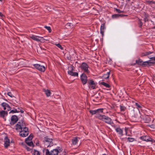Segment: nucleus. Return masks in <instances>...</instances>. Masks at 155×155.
I'll return each mask as SVG.
<instances>
[{"label": "nucleus", "mask_w": 155, "mask_h": 155, "mask_svg": "<svg viewBox=\"0 0 155 155\" xmlns=\"http://www.w3.org/2000/svg\"><path fill=\"white\" fill-rule=\"evenodd\" d=\"M100 84L104 85L107 88H109L110 87V86L109 84L104 82L102 81L100 83Z\"/></svg>", "instance_id": "obj_22"}, {"label": "nucleus", "mask_w": 155, "mask_h": 155, "mask_svg": "<svg viewBox=\"0 0 155 155\" xmlns=\"http://www.w3.org/2000/svg\"><path fill=\"white\" fill-rule=\"evenodd\" d=\"M2 0H0V1H2Z\"/></svg>", "instance_id": "obj_55"}, {"label": "nucleus", "mask_w": 155, "mask_h": 155, "mask_svg": "<svg viewBox=\"0 0 155 155\" xmlns=\"http://www.w3.org/2000/svg\"><path fill=\"white\" fill-rule=\"evenodd\" d=\"M43 90L47 97H49L50 95L51 92L50 90L48 89L46 90L45 89H43Z\"/></svg>", "instance_id": "obj_21"}, {"label": "nucleus", "mask_w": 155, "mask_h": 155, "mask_svg": "<svg viewBox=\"0 0 155 155\" xmlns=\"http://www.w3.org/2000/svg\"><path fill=\"white\" fill-rule=\"evenodd\" d=\"M0 16H1V18H3V17H4V15L1 12H0Z\"/></svg>", "instance_id": "obj_45"}, {"label": "nucleus", "mask_w": 155, "mask_h": 155, "mask_svg": "<svg viewBox=\"0 0 155 155\" xmlns=\"http://www.w3.org/2000/svg\"><path fill=\"white\" fill-rule=\"evenodd\" d=\"M30 37L34 40L37 41H40L42 43L44 42L45 40H46V39L42 37L35 35H31L30 36Z\"/></svg>", "instance_id": "obj_6"}, {"label": "nucleus", "mask_w": 155, "mask_h": 155, "mask_svg": "<svg viewBox=\"0 0 155 155\" xmlns=\"http://www.w3.org/2000/svg\"><path fill=\"white\" fill-rule=\"evenodd\" d=\"M7 109L8 111L10 110L11 109V107H10L8 105V106L7 107Z\"/></svg>", "instance_id": "obj_43"}, {"label": "nucleus", "mask_w": 155, "mask_h": 155, "mask_svg": "<svg viewBox=\"0 0 155 155\" xmlns=\"http://www.w3.org/2000/svg\"><path fill=\"white\" fill-rule=\"evenodd\" d=\"M15 129L19 132V135L21 137H26L28 134V129L25 127V123L23 121L18 122L15 125Z\"/></svg>", "instance_id": "obj_1"}, {"label": "nucleus", "mask_w": 155, "mask_h": 155, "mask_svg": "<svg viewBox=\"0 0 155 155\" xmlns=\"http://www.w3.org/2000/svg\"><path fill=\"white\" fill-rule=\"evenodd\" d=\"M78 138L75 137L72 140V144L74 145H76L78 142Z\"/></svg>", "instance_id": "obj_20"}, {"label": "nucleus", "mask_w": 155, "mask_h": 155, "mask_svg": "<svg viewBox=\"0 0 155 155\" xmlns=\"http://www.w3.org/2000/svg\"><path fill=\"white\" fill-rule=\"evenodd\" d=\"M68 73L70 75H71L72 76H78V74L77 72H73L72 71H68Z\"/></svg>", "instance_id": "obj_18"}, {"label": "nucleus", "mask_w": 155, "mask_h": 155, "mask_svg": "<svg viewBox=\"0 0 155 155\" xmlns=\"http://www.w3.org/2000/svg\"><path fill=\"white\" fill-rule=\"evenodd\" d=\"M110 74V72H108L107 74H104L103 76L104 78L105 79H107L109 78Z\"/></svg>", "instance_id": "obj_24"}, {"label": "nucleus", "mask_w": 155, "mask_h": 155, "mask_svg": "<svg viewBox=\"0 0 155 155\" xmlns=\"http://www.w3.org/2000/svg\"><path fill=\"white\" fill-rule=\"evenodd\" d=\"M127 15H123L122 14H115L112 15V17L113 18H116L119 17H123L124 16H127Z\"/></svg>", "instance_id": "obj_17"}, {"label": "nucleus", "mask_w": 155, "mask_h": 155, "mask_svg": "<svg viewBox=\"0 0 155 155\" xmlns=\"http://www.w3.org/2000/svg\"><path fill=\"white\" fill-rule=\"evenodd\" d=\"M1 105L3 107L4 110H6L7 109V107L8 106V104L5 102L2 103L1 104Z\"/></svg>", "instance_id": "obj_23"}, {"label": "nucleus", "mask_w": 155, "mask_h": 155, "mask_svg": "<svg viewBox=\"0 0 155 155\" xmlns=\"http://www.w3.org/2000/svg\"><path fill=\"white\" fill-rule=\"evenodd\" d=\"M47 150H48L49 152L50 155H58L59 153L61 152L62 151L61 148L59 147H57L56 149H53L50 152L48 149H47L46 150V152H47Z\"/></svg>", "instance_id": "obj_5"}, {"label": "nucleus", "mask_w": 155, "mask_h": 155, "mask_svg": "<svg viewBox=\"0 0 155 155\" xmlns=\"http://www.w3.org/2000/svg\"><path fill=\"white\" fill-rule=\"evenodd\" d=\"M8 114V112L7 111L2 110L0 111V117H4L5 116L7 115Z\"/></svg>", "instance_id": "obj_16"}, {"label": "nucleus", "mask_w": 155, "mask_h": 155, "mask_svg": "<svg viewBox=\"0 0 155 155\" xmlns=\"http://www.w3.org/2000/svg\"><path fill=\"white\" fill-rule=\"evenodd\" d=\"M17 117L15 115H13L11 117V121L10 124L13 125L15 124L18 120Z\"/></svg>", "instance_id": "obj_11"}, {"label": "nucleus", "mask_w": 155, "mask_h": 155, "mask_svg": "<svg viewBox=\"0 0 155 155\" xmlns=\"http://www.w3.org/2000/svg\"><path fill=\"white\" fill-rule=\"evenodd\" d=\"M146 2L149 4H152L153 3H154V2L152 1H147Z\"/></svg>", "instance_id": "obj_37"}, {"label": "nucleus", "mask_w": 155, "mask_h": 155, "mask_svg": "<svg viewBox=\"0 0 155 155\" xmlns=\"http://www.w3.org/2000/svg\"><path fill=\"white\" fill-rule=\"evenodd\" d=\"M104 109L103 108H100L96 110L97 111V113H102L103 111V110Z\"/></svg>", "instance_id": "obj_30"}, {"label": "nucleus", "mask_w": 155, "mask_h": 155, "mask_svg": "<svg viewBox=\"0 0 155 155\" xmlns=\"http://www.w3.org/2000/svg\"><path fill=\"white\" fill-rule=\"evenodd\" d=\"M30 141L29 140H28V141H26V139L25 140V142H26V143L27 144L28 143L27 142H29Z\"/></svg>", "instance_id": "obj_49"}, {"label": "nucleus", "mask_w": 155, "mask_h": 155, "mask_svg": "<svg viewBox=\"0 0 155 155\" xmlns=\"http://www.w3.org/2000/svg\"><path fill=\"white\" fill-rule=\"evenodd\" d=\"M125 131H126V133L127 134V130L126 129H125Z\"/></svg>", "instance_id": "obj_51"}, {"label": "nucleus", "mask_w": 155, "mask_h": 155, "mask_svg": "<svg viewBox=\"0 0 155 155\" xmlns=\"http://www.w3.org/2000/svg\"><path fill=\"white\" fill-rule=\"evenodd\" d=\"M154 77L155 78V74H154Z\"/></svg>", "instance_id": "obj_54"}, {"label": "nucleus", "mask_w": 155, "mask_h": 155, "mask_svg": "<svg viewBox=\"0 0 155 155\" xmlns=\"http://www.w3.org/2000/svg\"><path fill=\"white\" fill-rule=\"evenodd\" d=\"M115 10H118V9H117L116 8V9H115Z\"/></svg>", "instance_id": "obj_53"}, {"label": "nucleus", "mask_w": 155, "mask_h": 155, "mask_svg": "<svg viewBox=\"0 0 155 155\" xmlns=\"http://www.w3.org/2000/svg\"><path fill=\"white\" fill-rule=\"evenodd\" d=\"M140 138L142 140L147 142L152 141L153 140L151 138L148 136H143L141 137Z\"/></svg>", "instance_id": "obj_10"}, {"label": "nucleus", "mask_w": 155, "mask_h": 155, "mask_svg": "<svg viewBox=\"0 0 155 155\" xmlns=\"http://www.w3.org/2000/svg\"><path fill=\"white\" fill-rule=\"evenodd\" d=\"M80 68L84 72L87 74L89 72V71L88 69L89 66L86 63L84 62L82 63L80 66Z\"/></svg>", "instance_id": "obj_7"}, {"label": "nucleus", "mask_w": 155, "mask_h": 155, "mask_svg": "<svg viewBox=\"0 0 155 155\" xmlns=\"http://www.w3.org/2000/svg\"><path fill=\"white\" fill-rule=\"evenodd\" d=\"M7 95L9 96L10 97H14V95L12 94L11 92H8L7 94Z\"/></svg>", "instance_id": "obj_34"}, {"label": "nucleus", "mask_w": 155, "mask_h": 155, "mask_svg": "<svg viewBox=\"0 0 155 155\" xmlns=\"http://www.w3.org/2000/svg\"><path fill=\"white\" fill-rule=\"evenodd\" d=\"M107 155V154H103V155Z\"/></svg>", "instance_id": "obj_52"}, {"label": "nucleus", "mask_w": 155, "mask_h": 155, "mask_svg": "<svg viewBox=\"0 0 155 155\" xmlns=\"http://www.w3.org/2000/svg\"><path fill=\"white\" fill-rule=\"evenodd\" d=\"M148 58L150 59V60L143 62L141 59H139L138 60H136V63L139 65L143 66H146L148 65H150V64L155 63V57H151L150 56L148 57Z\"/></svg>", "instance_id": "obj_2"}, {"label": "nucleus", "mask_w": 155, "mask_h": 155, "mask_svg": "<svg viewBox=\"0 0 155 155\" xmlns=\"http://www.w3.org/2000/svg\"><path fill=\"white\" fill-rule=\"evenodd\" d=\"M138 23L140 27H141L143 25V23L140 19H139Z\"/></svg>", "instance_id": "obj_32"}, {"label": "nucleus", "mask_w": 155, "mask_h": 155, "mask_svg": "<svg viewBox=\"0 0 155 155\" xmlns=\"http://www.w3.org/2000/svg\"><path fill=\"white\" fill-rule=\"evenodd\" d=\"M120 108L121 111H124L126 109V108L124 106L121 105L120 106Z\"/></svg>", "instance_id": "obj_29"}, {"label": "nucleus", "mask_w": 155, "mask_h": 155, "mask_svg": "<svg viewBox=\"0 0 155 155\" xmlns=\"http://www.w3.org/2000/svg\"><path fill=\"white\" fill-rule=\"evenodd\" d=\"M105 29V24L104 23L102 24L101 25V33L102 35L103 36L104 35V30Z\"/></svg>", "instance_id": "obj_14"}, {"label": "nucleus", "mask_w": 155, "mask_h": 155, "mask_svg": "<svg viewBox=\"0 0 155 155\" xmlns=\"http://www.w3.org/2000/svg\"><path fill=\"white\" fill-rule=\"evenodd\" d=\"M25 148H26V150H27L28 151H30V150H31V149H30V148H29V147H27V146H25Z\"/></svg>", "instance_id": "obj_44"}, {"label": "nucleus", "mask_w": 155, "mask_h": 155, "mask_svg": "<svg viewBox=\"0 0 155 155\" xmlns=\"http://www.w3.org/2000/svg\"><path fill=\"white\" fill-rule=\"evenodd\" d=\"M47 152H46V155H50L49 152H48V150H47Z\"/></svg>", "instance_id": "obj_47"}, {"label": "nucleus", "mask_w": 155, "mask_h": 155, "mask_svg": "<svg viewBox=\"0 0 155 155\" xmlns=\"http://www.w3.org/2000/svg\"><path fill=\"white\" fill-rule=\"evenodd\" d=\"M16 112H19V110H17V109H15L14 110H11L9 112V113H14Z\"/></svg>", "instance_id": "obj_28"}, {"label": "nucleus", "mask_w": 155, "mask_h": 155, "mask_svg": "<svg viewBox=\"0 0 155 155\" xmlns=\"http://www.w3.org/2000/svg\"><path fill=\"white\" fill-rule=\"evenodd\" d=\"M148 126L152 128L155 129V126L154 124L151 125H148Z\"/></svg>", "instance_id": "obj_40"}, {"label": "nucleus", "mask_w": 155, "mask_h": 155, "mask_svg": "<svg viewBox=\"0 0 155 155\" xmlns=\"http://www.w3.org/2000/svg\"><path fill=\"white\" fill-rule=\"evenodd\" d=\"M135 105L136 106L137 108H141L142 107L141 106V105L140 104H138V103H135Z\"/></svg>", "instance_id": "obj_36"}, {"label": "nucleus", "mask_w": 155, "mask_h": 155, "mask_svg": "<svg viewBox=\"0 0 155 155\" xmlns=\"http://www.w3.org/2000/svg\"><path fill=\"white\" fill-rule=\"evenodd\" d=\"M117 11V12L118 13H124V12L123 10H116Z\"/></svg>", "instance_id": "obj_41"}, {"label": "nucleus", "mask_w": 155, "mask_h": 155, "mask_svg": "<svg viewBox=\"0 0 155 155\" xmlns=\"http://www.w3.org/2000/svg\"><path fill=\"white\" fill-rule=\"evenodd\" d=\"M96 117L107 124H111L112 123L111 119L104 115L97 114Z\"/></svg>", "instance_id": "obj_3"}, {"label": "nucleus", "mask_w": 155, "mask_h": 155, "mask_svg": "<svg viewBox=\"0 0 155 155\" xmlns=\"http://www.w3.org/2000/svg\"><path fill=\"white\" fill-rule=\"evenodd\" d=\"M144 20L145 22L148 21V19L146 17H145V18H144Z\"/></svg>", "instance_id": "obj_46"}, {"label": "nucleus", "mask_w": 155, "mask_h": 155, "mask_svg": "<svg viewBox=\"0 0 155 155\" xmlns=\"http://www.w3.org/2000/svg\"><path fill=\"white\" fill-rule=\"evenodd\" d=\"M27 143H28L27 144L29 146H32L33 145V143L31 141H30L29 142Z\"/></svg>", "instance_id": "obj_38"}, {"label": "nucleus", "mask_w": 155, "mask_h": 155, "mask_svg": "<svg viewBox=\"0 0 155 155\" xmlns=\"http://www.w3.org/2000/svg\"><path fill=\"white\" fill-rule=\"evenodd\" d=\"M153 53V51H145L142 52L141 53L140 55L141 57L148 56L150 54Z\"/></svg>", "instance_id": "obj_13"}, {"label": "nucleus", "mask_w": 155, "mask_h": 155, "mask_svg": "<svg viewBox=\"0 0 155 155\" xmlns=\"http://www.w3.org/2000/svg\"><path fill=\"white\" fill-rule=\"evenodd\" d=\"M52 139L48 137H45L43 142L45 147H51L53 145Z\"/></svg>", "instance_id": "obj_4"}, {"label": "nucleus", "mask_w": 155, "mask_h": 155, "mask_svg": "<svg viewBox=\"0 0 155 155\" xmlns=\"http://www.w3.org/2000/svg\"><path fill=\"white\" fill-rule=\"evenodd\" d=\"M21 110V109H20V108L19 107H18V110Z\"/></svg>", "instance_id": "obj_50"}, {"label": "nucleus", "mask_w": 155, "mask_h": 155, "mask_svg": "<svg viewBox=\"0 0 155 155\" xmlns=\"http://www.w3.org/2000/svg\"><path fill=\"white\" fill-rule=\"evenodd\" d=\"M10 141L9 140L7 137H5L4 138V147L5 148H7L9 146Z\"/></svg>", "instance_id": "obj_12"}, {"label": "nucleus", "mask_w": 155, "mask_h": 155, "mask_svg": "<svg viewBox=\"0 0 155 155\" xmlns=\"http://www.w3.org/2000/svg\"><path fill=\"white\" fill-rule=\"evenodd\" d=\"M68 71H72L74 70L73 67L72 65H71L68 67Z\"/></svg>", "instance_id": "obj_31"}, {"label": "nucleus", "mask_w": 155, "mask_h": 155, "mask_svg": "<svg viewBox=\"0 0 155 155\" xmlns=\"http://www.w3.org/2000/svg\"><path fill=\"white\" fill-rule=\"evenodd\" d=\"M90 113L92 115H94L97 114L96 110H90L89 111Z\"/></svg>", "instance_id": "obj_27"}, {"label": "nucleus", "mask_w": 155, "mask_h": 155, "mask_svg": "<svg viewBox=\"0 0 155 155\" xmlns=\"http://www.w3.org/2000/svg\"><path fill=\"white\" fill-rule=\"evenodd\" d=\"M71 24L70 23H68L66 25V26L68 27H71Z\"/></svg>", "instance_id": "obj_42"}, {"label": "nucleus", "mask_w": 155, "mask_h": 155, "mask_svg": "<svg viewBox=\"0 0 155 155\" xmlns=\"http://www.w3.org/2000/svg\"><path fill=\"white\" fill-rule=\"evenodd\" d=\"M40 152L39 151L35 150H34V151L32 153L33 155H40Z\"/></svg>", "instance_id": "obj_25"}, {"label": "nucleus", "mask_w": 155, "mask_h": 155, "mask_svg": "<svg viewBox=\"0 0 155 155\" xmlns=\"http://www.w3.org/2000/svg\"><path fill=\"white\" fill-rule=\"evenodd\" d=\"M127 140L130 142H132L134 141V139L132 138L128 137L127 138Z\"/></svg>", "instance_id": "obj_35"}, {"label": "nucleus", "mask_w": 155, "mask_h": 155, "mask_svg": "<svg viewBox=\"0 0 155 155\" xmlns=\"http://www.w3.org/2000/svg\"><path fill=\"white\" fill-rule=\"evenodd\" d=\"M56 45L58 47L60 48L61 49H63V48L62 47V46L60 44H58Z\"/></svg>", "instance_id": "obj_39"}, {"label": "nucleus", "mask_w": 155, "mask_h": 155, "mask_svg": "<svg viewBox=\"0 0 155 155\" xmlns=\"http://www.w3.org/2000/svg\"><path fill=\"white\" fill-rule=\"evenodd\" d=\"M19 110V112H20L21 113H23L24 112V111L23 110H21H21Z\"/></svg>", "instance_id": "obj_48"}, {"label": "nucleus", "mask_w": 155, "mask_h": 155, "mask_svg": "<svg viewBox=\"0 0 155 155\" xmlns=\"http://www.w3.org/2000/svg\"><path fill=\"white\" fill-rule=\"evenodd\" d=\"M153 28L155 29V26Z\"/></svg>", "instance_id": "obj_56"}, {"label": "nucleus", "mask_w": 155, "mask_h": 155, "mask_svg": "<svg viewBox=\"0 0 155 155\" xmlns=\"http://www.w3.org/2000/svg\"><path fill=\"white\" fill-rule=\"evenodd\" d=\"M87 77L86 74L83 73L81 76V79L83 85L85 84L87 82Z\"/></svg>", "instance_id": "obj_8"}, {"label": "nucleus", "mask_w": 155, "mask_h": 155, "mask_svg": "<svg viewBox=\"0 0 155 155\" xmlns=\"http://www.w3.org/2000/svg\"><path fill=\"white\" fill-rule=\"evenodd\" d=\"M33 138V136L31 134L29 137H28L26 139V141H28V140H29L30 141H31V140Z\"/></svg>", "instance_id": "obj_26"}, {"label": "nucleus", "mask_w": 155, "mask_h": 155, "mask_svg": "<svg viewBox=\"0 0 155 155\" xmlns=\"http://www.w3.org/2000/svg\"><path fill=\"white\" fill-rule=\"evenodd\" d=\"M45 39H46V40H47V39H47V38H45Z\"/></svg>", "instance_id": "obj_57"}, {"label": "nucleus", "mask_w": 155, "mask_h": 155, "mask_svg": "<svg viewBox=\"0 0 155 155\" xmlns=\"http://www.w3.org/2000/svg\"><path fill=\"white\" fill-rule=\"evenodd\" d=\"M34 66L38 70L42 72H44L45 70V68L43 66H41L39 64H35L34 65Z\"/></svg>", "instance_id": "obj_9"}, {"label": "nucleus", "mask_w": 155, "mask_h": 155, "mask_svg": "<svg viewBox=\"0 0 155 155\" xmlns=\"http://www.w3.org/2000/svg\"><path fill=\"white\" fill-rule=\"evenodd\" d=\"M45 28H46L47 30H48L49 32H51V29L50 27H48L47 26H45Z\"/></svg>", "instance_id": "obj_33"}, {"label": "nucleus", "mask_w": 155, "mask_h": 155, "mask_svg": "<svg viewBox=\"0 0 155 155\" xmlns=\"http://www.w3.org/2000/svg\"><path fill=\"white\" fill-rule=\"evenodd\" d=\"M116 131L121 136L123 135V130L120 128H117L115 129Z\"/></svg>", "instance_id": "obj_19"}, {"label": "nucleus", "mask_w": 155, "mask_h": 155, "mask_svg": "<svg viewBox=\"0 0 155 155\" xmlns=\"http://www.w3.org/2000/svg\"><path fill=\"white\" fill-rule=\"evenodd\" d=\"M88 83L90 85H91V87L94 89L95 88V84L94 83V81L92 80H90Z\"/></svg>", "instance_id": "obj_15"}]
</instances>
